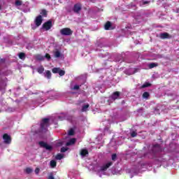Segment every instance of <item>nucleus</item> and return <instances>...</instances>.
<instances>
[{
	"instance_id": "24",
	"label": "nucleus",
	"mask_w": 179,
	"mask_h": 179,
	"mask_svg": "<svg viewBox=\"0 0 179 179\" xmlns=\"http://www.w3.org/2000/svg\"><path fill=\"white\" fill-rule=\"evenodd\" d=\"M143 97L144 99H148V97H149V92H144L143 94Z\"/></svg>"
},
{
	"instance_id": "12",
	"label": "nucleus",
	"mask_w": 179,
	"mask_h": 179,
	"mask_svg": "<svg viewBox=\"0 0 179 179\" xmlns=\"http://www.w3.org/2000/svg\"><path fill=\"white\" fill-rule=\"evenodd\" d=\"M81 9H82V8L80 7V6L79 4H76V5L74 6V8H73L74 12L78 13V12H79Z\"/></svg>"
},
{
	"instance_id": "3",
	"label": "nucleus",
	"mask_w": 179,
	"mask_h": 179,
	"mask_svg": "<svg viewBox=\"0 0 179 179\" xmlns=\"http://www.w3.org/2000/svg\"><path fill=\"white\" fill-rule=\"evenodd\" d=\"M60 33L63 36H71L72 34V30L69 28H64L61 29Z\"/></svg>"
},
{
	"instance_id": "7",
	"label": "nucleus",
	"mask_w": 179,
	"mask_h": 179,
	"mask_svg": "<svg viewBox=\"0 0 179 179\" xmlns=\"http://www.w3.org/2000/svg\"><path fill=\"white\" fill-rule=\"evenodd\" d=\"M41 23H43V17L41 15H38L35 20V24L36 27L41 26Z\"/></svg>"
},
{
	"instance_id": "26",
	"label": "nucleus",
	"mask_w": 179,
	"mask_h": 179,
	"mask_svg": "<svg viewBox=\"0 0 179 179\" xmlns=\"http://www.w3.org/2000/svg\"><path fill=\"white\" fill-rule=\"evenodd\" d=\"M41 15L42 16H47V11L45 10H42Z\"/></svg>"
},
{
	"instance_id": "13",
	"label": "nucleus",
	"mask_w": 179,
	"mask_h": 179,
	"mask_svg": "<svg viewBox=\"0 0 179 179\" xmlns=\"http://www.w3.org/2000/svg\"><path fill=\"white\" fill-rule=\"evenodd\" d=\"M104 27L105 30H111V22H107Z\"/></svg>"
},
{
	"instance_id": "4",
	"label": "nucleus",
	"mask_w": 179,
	"mask_h": 179,
	"mask_svg": "<svg viewBox=\"0 0 179 179\" xmlns=\"http://www.w3.org/2000/svg\"><path fill=\"white\" fill-rule=\"evenodd\" d=\"M39 145L41 148H44L46 150H52V146L48 145L47 143L43 141H40Z\"/></svg>"
},
{
	"instance_id": "40",
	"label": "nucleus",
	"mask_w": 179,
	"mask_h": 179,
	"mask_svg": "<svg viewBox=\"0 0 179 179\" xmlns=\"http://www.w3.org/2000/svg\"><path fill=\"white\" fill-rule=\"evenodd\" d=\"M39 59H43V58H39Z\"/></svg>"
},
{
	"instance_id": "2",
	"label": "nucleus",
	"mask_w": 179,
	"mask_h": 179,
	"mask_svg": "<svg viewBox=\"0 0 179 179\" xmlns=\"http://www.w3.org/2000/svg\"><path fill=\"white\" fill-rule=\"evenodd\" d=\"M50 126V119H43L41 123V129L42 131H46Z\"/></svg>"
},
{
	"instance_id": "15",
	"label": "nucleus",
	"mask_w": 179,
	"mask_h": 179,
	"mask_svg": "<svg viewBox=\"0 0 179 179\" xmlns=\"http://www.w3.org/2000/svg\"><path fill=\"white\" fill-rule=\"evenodd\" d=\"M50 167H52V169H54L55 167L57 166V162H55V160L50 161Z\"/></svg>"
},
{
	"instance_id": "30",
	"label": "nucleus",
	"mask_w": 179,
	"mask_h": 179,
	"mask_svg": "<svg viewBox=\"0 0 179 179\" xmlns=\"http://www.w3.org/2000/svg\"><path fill=\"white\" fill-rule=\"evenodd\" d=\"M149 86H150V83H145V84L143 85L142 87H149Z\"/></svg>"
},
{
	"instance_id": "42",
	"label": "nucleus",
	"mask_w": 179,
	"mask_h": 179,
	"mask_svg": "<svg viewBox=\"0 0 179 179\" xmlns=\"http://www.w3.org/2000/svg\"><path fill=\"white\" fill-rule=\"evenodd\" d=\"M0 10H1V6H0Z\"/></svg>"
},
{
	"instance_id": "25",
	"label": "nucleus",
	"mask_w": 179,
	"mask_h": 179,
	"mask_svg": "<svg viewBox=\"0 0 179 179\" xmlns=\"http://www.w3.org/2000/svg\"><path fill=\"white\" fill-rule=\"evenodd\" d=\"M58 119H59L60 121H64V120H65V115H59V116L58 117Z\"/></svg>"
},
{
	"instance_id": "6",
	"label": "nucleus",
	"mask_w": 179,
	"mask_h": 179,
	"mask_svg": "<svg viewBox=\"0 0 179 179\" xmlns=\"http://www.w3.org/2000/svg\"><path fill=\"white\" fill-rule=\"evenodd\" d=\"M51 27H52V22H51V20L46 22L43 24V29H44V30H50Z\"/></svg>"
},
{
	"instance_id": "31",
	"label": "nucleus",
	"mask_w": 179,
	"mask_h": 179,
	"mask_svg": "<svg viewBox=\"0 0 179 179\" xmlns=\"http://www.w3.org/2000/svg\"><path fill=\"white\" fill-rule=\"evenodd\" d=\"M112 160H113L114 162H115V160H117V155L116 154L112 155Z\"/></svg>"
},
{
	"instance_id": "28",
	"label": "nucleus",
	"mask_w": 179,
	"mask_h": 179,
	"mask_svg": "<svg viewBox=\"0 0 179 179\" xmlns=\"http://www.w3.org/2000/svg\"><path fill=\"white\" fill-rule=\"evenodd\" d=\"M73 134H75V131L73 130V129H71L69 131V135L72 136L73 135Z\"/></svg>"
},
{
	"instance_id": "36",
	"label": "nucleus",
	"mask_w": 179,
	"mask_h": 179,
	"mask_svg": "<svg viewBox=\"0 0 179 179\" xmlns=\"http://www.w3.org/2000/svg\"><path fill=\"white\" fill-rule=\"evenodd\" d=\"M45 57V58H47L48 59H51V56H50L49 54H46Z\"/></svg>"
},
{
	"instance_id": "5",
	"label": "nucleus",
	"mask_w": 179,
	"mask_h": 179,
	"mask_svg": "<svg viewBox=\"0 0 179 179\" xmlns=\"http://www.w3.org/2000/svg\"><path fill=\"white\" fill-rule=\"evenodd\" d=\"M3 139L4 143H6L7 145H10V143L12 142V138H10V136L8 135V134L3 135Z\"/></svg>"
},
{
	"instance_id": "22",
	"label": "nucleus",
	"mask_w": 179,
	"mask_h": 179,
	"mask_svg": "<svg viewBox=\"0 0 179 179\" xmlns=\"http://www.w3.org/2000/svg\"><path fill=\"white\" fill-rule=\"evenodd\" d=\"M25 171H26L27 174H30V173H33V169L31 168H27L25 169Z\"/></svg>"
},
{
	"instance_id": "34",
	"label": "nucleus",
	"mask_w": 179,
	"mask_h": 179,
	"mask_svg": "<svg viewBox=\"0 0 179 179\" xmlns=\"http://www.w3.org/2000/svg\"><path fill=\"white\" fill-rule=\"evenodd\" d=\"M73 90H79V85H74Z\"/></svg>"
},
{
	"instance_id": "23",
	"label": "nucleus",
	"mask_w": 179,
	"mask_h": 179,
	"mask_svg": "<svg viewBox=\"0 0 179 179\" xmlns=\"http://www.w3.org/2000/svg\"><path fill=\"white\" fill-rule=\"evenodd\" d=\"M19 58H20V59H24V58H25V55H24V53H23V52L20 53V54H19Z\"/></svg>"
},
{
	"instance_id": "21",
	"label": "nucleus",
	"mask_w": 179,
	"mask_h": 179,
	"mask_svg": "<svg viewBox=\"0 0 179 179\" xmlns=\"http://www.w3.org/2000/svg\"><path fill=\"white\" fill-rule=\"evenodd\" d=\"M64 158V155L62 154H58L57 156H56V159L57 160H61L62 159Z\"/></svg>"
},
{
	"instance_id": "8",
	"label": "nucleus",
	"mask_w": 179,
	"mask_h": 179,
	"mask_svg": "<svg viewBox=\"0 0 179 179\" xmlns=\"http://www.w3.org/2000/svg\"><path fill=\"white\" fill-rule=\"evenodd\" d=\"M118 97H120V92H114L113 94L110 96V100H113L114 101V100H117Z\"/></svg>"
},
{
	"instance_id": "18",
	"label": "nucleus",
	"mask_w": 179,
	"mask_h": 179,
	"mask_svg": "<svg viewBox=\"0 0 179 179\" xmlns=\"http://www.w3.org/2000/svg\"><path fill=\"white\" fill-rule=\"evenodd\" d=\"M60 70H61L60 68H54L52 69V72L53 73H59Z\"/></svg>"
},
{
	"instance_id": "41",
	"label": "nucleus",
	"mask_w": 179,
	"mask_h": 179,
	"mask_svg": "<svg viewBox=\"0 0 179 179\" xmlns=\"http://www.w3.org/2000/svg\"><path fill=\"white\" fill-rule=\"evenodd\" d=\"M60 145H62V143H61Z\"/></svg>"
},
{
	"instance_id": "20",
	"label": "nucleus",
	"mask_w": 179,
	"mask_h": 179,
	"mask_svg": "<svg viewBox=\"0 0 179 179\" xmlns=\"http://www.w3.org/2000/svg\"><path fill=\"white\" fill-rule=\"evenodd\" d=\"M37 72H38V73H43V72H44V67L40 66L39 68H38Z\"/></svg>"
},
{
	"instance_id": "38",
	"label": "nucleus",
	"mask_w": 179,
	"mask_h": 179,
	"mask_svg": "<svg viewBox=\"0 0 179 179\" xmlns=\"http://www.w3.org/2000/svg\"><path fill=\"white\" fill-rule=\"evenodd\" d=\"M48 179H54V176H49V178H48Z\"/></svg>"
},
{
	"instance_id": "10",
	"label": "nucleus",
	"mask_w": 179,
	"mask_h": 179,
	"mask_svg": "<svg viewBox=\"0 0 179 179\" xmlns=\"http://www.w3.org/2000/svg\"><path fill=\"white\" fill-rule=\"evenodd\" d=\"M87 155H89V151H87V150H86V149H83V150H81V151H80V155H81L83 157H85V156H87Z\"/></svg>"
},
{
	"instance_id": "19",
	"label": "nucleus",
	"mask_w": 179,
	"mask_h": 179,
	"mask_svg": "<svg viewBox=\"0 0 179 179\" xmlns=\"http://www.w3.org/2000/svg\"><path fill=\"white\" fill-rule=\"evenodd\" d=\"M54 55L55 58H59L61 57V52L59 51H55Z\"/></svg>"
},
{
	"instance_id": "1",
	"label": "nucleus",
	"mask_w": 179,
	"mask_h": 179,
	"mask_svg": "<svg viewBox=\"0 0 179 179\" xmlns=\"http://www.w3.org/2000/svg\"><path fill=\"white\" fill-rule=\"evenodd\" d=\"M110 166H113V162H108V163L104 164L101 166L96 165L94 169L95 171L98 173V176H99V177H101V174H106L107 169H108Z\"/></svg>"
},
{
	"instance_id": "11",
	"label": "nucleus",
	"mask_w": 179,
	"mask_h": 179,
	"mask_svg": "<svg viewBox=\"0 0 179 179\" xmlns=\"http://www.w3.org/2000/svg\"><path fill=\"white\" fill-rule=\"evenodd\" d=\"M75 142H76V138H71L69 142L66 143V146H71L72 145H74Z\"/></svg>"
},
{
	"instance_id": "9",
	"label": "nucleus",
	"mask_w": 179,
	"mask_h": 179,
	"mask_svg": "<svg viewBox=\"0 0 179 179\" xmlns=\"http://www.w3.org/2000/svg\"><path fill=\"white\" fill-rule=\"evenodd\" d=\"M159 37H160V38H162V39L170 38V34H169L166 32L162 33V34H160Z\"/></svg>"
},
{
	"instance_id": "33",
	"label": "nucleus",
	"mask_w": 179,
	"mask_h": 179,
	"mask_svg": "<svg viewBox=\"0 0 179 179\" xmlns=\"http://www.w3.org/2000/svg\"><path fill=\"white\" fill-rule=\"evenodd\" d=\"M15 5H16V6H20V5H22V1H20L19 0L15 1Z\"/></svg>"
},
{
	"instance_id": "32",
	"label": "nucleus",
	"mask_w": 179,
	"mask_h": 179,
	"mask_svg": "<svg viewBox=\"0 0 179 179\" xmlns=\"http://www.w3.org/2000/svg\"><path fill=\"white\" fill-rule=\"evenodd\" d=\"M136 135H138V134L136 131H132L131 134V136H132V138H135Z\"/></svg>"
},
{
	"instance_id": "29",
	"label": "nucleus",
	"mask_w": 179,
	"mask_h": 179,
	"mask_svg": "<svg viewBox=\"0 0 179 179\" xmlns=\"http://www.w3.org/2000/svg\"><path fill=\"white\" fill-rule=\"evenodd\" d=\"M59 75L60 76H64V75H65V71H64L63 70H59Z\"/></svg>"
},
{
	"instance_id": "37",
	"label": "nucleus",
	"mask_w": 179,
	"mask_h": 179,
	"mask_svg": "<svg viewBox=\"0 0 179 179\" xmlns=\"http://www.w3.org/2000/svg\"><path fill=\"white\" fill-rule=\"evenodd\" d=\"M141 2H142V3H143V5H146V3H149V1H141Z\"/></svg>"
},
{
	"instance_id": "27",
	"label": "nucleus",
	"mask_w": 179,
	"mask_h": 179,
	"mask_svg": "<svg viewBox=\"0 0 179 179\" xmlns=\"http://www.w3.org/2000/svg\"><path fill=\"white\" fill-rule=\"evenodd\" d=\"M68 148H64V147H62V148H61V152H62V153H65V152H66V150H68Z\"/></svg>"
},
{
	"instance_id": "35",
	"label": "nucleus",
	"mask_w": 179,
	"mask_h": 179,
	"mask_svg": "<svg viewBox=\"0 0 179 179\" xmlns=\"http://www.w3.org/2000/svg\"><path fill=\"white\" fill-rule=\"evenodd\" d=\"M38 173H40V169H39V168H36V169H35V173H36V174H38Z\"/></svg>"
},
{
	"instance_id": "14",
	"label": "nucleus",
	"mask_w": 179,
	"mask_h": 179,
	"mask_svg": "<svg viewBox=\"0 0 179 179\" xmlns=\"http://www.w3.org/2000/svg\"><path fill=\"white\" fill-rule=\"evenodd\" d=\"M45 78H47L48 79H51V71H46L45 72Z\"/></svg>"
},
{
	"instance_id": "39",
	"label": "nucleus",
	"mask_w": 179,
	"mask_h": 179,
	"mask_svg": "<svg viewBox=\"0 0 179 179\" xmlns=\"http://www.w3.org/2000/svg\"><path fill=\"white\" fill-rule=\"evenodd\" d=\"M155 148H159V145H155Z\"/></svg>"
},
{
	"instance_id": "17",
	"label": "nucleus",
	"mask_w": 179,
	"mask_h": 179,
	"mask_svg": "<svg viewBox=\"0 0 179 179\" xmlns=\"http://www.w3.org/2000/svg\"><path fill=\"white\" fill-rule=\"evenodd\" d=\"M89 108V104L87 103L83 106L82 111L83 113H85V111H87V109Z\"/></svg>"
},
{
	"instance_id": "16",
	"label": "nucleus",
	"mask_w": 179,
	"mask_h": 179,
	"mask_svg": "<svg viewBox=\"0 0 179 179\" xmlns=\"http://www.w3.org/2000/svg\"><path fill=\"white\" fill-rule=\"evenodd\" d=\"M157 65H159L157 63H150L148 64V66H149L150 69H152V68H156V66H157Z\"/></svg>"
}]
</instances>
